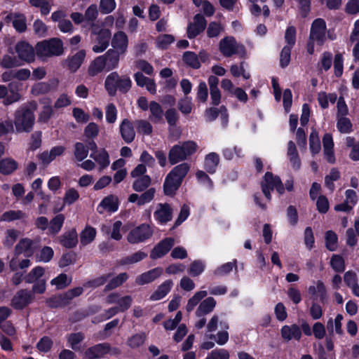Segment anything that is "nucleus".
Here are the masks:
<instances>
[{
	"mask_svg": "<svg viewBox=\"0 0 359 359\" xmlns=\"http://www.w3.org/2000/svg\"><path fill=\"white\" fill-rule=\"evenodd\" d=\"M119 81V76L116 72H112L107 76L105 80V88L110 95H114Z\"/></svg>",
	"mask_w": 359,
	"mask_h": 359,
	"instance_id": "nucleus-38",
	"label": "nucleus"
},
{
	"mask_svg": "<svg viewBox=\"0 0 359 359\" xmlns=\"http://www.w3.org/2000/svg\"><path fill=\"white\" fill-rule=\"evenodd\" d=\"M163 271V270L162 268L156 267L142 273L136 277L135 283L137 285H144L145 284L150 283L160 277L162 275Z\"/></svg>",
	"mask_w": 359,
	"mask_h": 359,
	"instance_id": "nucleus-22",
	"label": "nucleus"
},
{
	"mask_svg": "<svg viewBox=\"0 0 359 359\" xmlns=\"http://www.w3.org/2000/svg\"><path fill=\"white\" fill-rule=\"evenodd\" d=\"M150 115L149 119L153 123H160L163 120V110L161 106L155 101L149 103Z\"/></svg>",
	"mask_w": 359,
	"mask_h": 359,
	"instance_id": "nucleus-34",
	"label": "nucleus"
},
{
	"mask_svg": "<svg viewBox=\"0 0 359 359\" xmlns=\"http://www.w3.org/2000/svg\"><path fill=\"white\" fill-rule=\"evenodd\" d=\"M219 163V156L216 153H210L205 158L204 168L207 172L213 174Z\"/></svg>",
	"mask_w": 359,
	"mask_h": 359,
	"instance_id": "nucleus-37",
	"label": "nucleus"
},
{
	"mask_svg": "<svg viewBox=\"0 0 359 359\" xmlns=\"http://www.w3.org/2000/svg\"><path fill=\"white\" fill-rule=\"evenodd\" d=\"M175 41L171 34H161L156 39V45L160 49H166Z\"/></svg>",
	"mask_w": 359,
	"mask_h": 359,
	"instance_id": "nucleus-54",
	"label": "nucleus"
},
{
	"mask_svg": "<svg viewBox=\"0 0 359 359\" xmlns=\"http://www.w3.org/2000/svg\"><path fill=\"white\" fill-rule=\"evenodd\" d=\"M280 335L284 341H299L302 338L301 327L297 324L283 325L280 329Z\"/></svg>",
	"mask_w": 359,
	"mask_h": 359,
	"instance_id": "nucleus-16",
	"label": "nucleus"
},
{
	"mask_svg": "<svg viewBox=\"0 0 359 359\" xmlns=\"http://www.w3.org/2000/svg\"><path fill=\"white\" fill-rule=\"evenodd\" d=\"M154 216L158 223L164 224L172 219V210L168 203H158L154 212Z\"/></svg>",
	"mask_w": 359,
	"mask_h": 359,
	"instance_id": "nucleus-19",
	"label": "nucleus"
},
{
	"mask_svg": "<svg viewBox=\"0 0 359 359\" xmlns=\"http://www.w3.org/2000/svg\"><path fill=\"white\" fill-rule=\"evenodd\" d=\"M173 285L171 280H167L161 284L157 289L150 296V300L158 301L165 297L170 291Z\"/></svg>",
	"mask_w": 359,
	"mask_h": 359,
	"instance_id": "nucleus-28",
	"label": "nucleus"
},
{
	"mask_svg": "<svg viewBox=\"0 0 359 359\" xmlns=\"http://www.w3.org/2000/svg\"><path fill=\"white\" fill-rule=\"evenodd\" d=\"M120 133L122 138L126 143H130L133 141L135 137V132L132 123L128 120L124 119L120 125Z\"/></svg>",
	"mask_w": 359,
	"mask_h": 359,
	"instance_id": "nucleus-27",
	"label": "nucleus"
},
{
	"mask_svg": "<svg viewBox=\"0 0 359 359\" xmlns=\"http://www.w3.org/2000/svg\"><path fill=\"white\" fill-rule=\"evenodd\" d=\"M327 27L325 21L322 18L316 19L311 24L309 41L307 44V52L312 55L314 53V43L322 46L326 41Z\"/></svg>",
	"mask_w": 359,
	"mask_h": 359,
	"instance_id": "nucleus-4",
	"label": "nucleus"
},
{
	"mask_svg": "<svg viewBox=\"0 0 359 359\" xmlns=\"http://www.w3.org/2000/svg\"><path fill=\"white\" fill-rule=\"evenodd\" d=\"M216 306V301L213 297H208L201 302L196 311L197 317H202L212 312Z\"/></svg>",
	"mask_w": 359,
	"mask_h": 359,
	"instance_id": "nucleus-29",
	"label": "nucleus"
},
{
	"mask_svg": "<svg viewBox=\"0 0 359 359\" xmlns=\"http://www.w3.org/2000/svg\"><path fill=\"white\" fill-rule=\"evenodd\" d=\"M344 280L346 285L351 288L353 293L359 297V285L356 273L352 271H346L344 276Z\"/></svg>",
	"mask_w": 359,
	"mask_h": 359,
	"instance_id": "nucleus-33",
	"label": "nucleus"
},
{
	"mask_svg": "<svg viewBox=\"0 0 359 359\" xmlns=\"http://www.w3.org/2000/svg\"><path fill=\"white\" fill-rule=\"evenodd\" d=\"M287 156L292 168L299 170L301 167V160L297 147L292 141H290L287 144Z\"/></svg>",
	"mask_w": 359,
	"mask_h": 359,
	"instance_id": "nucleus-31",
	"label": "nucleus"
},
{
	"mask_svg": "<svg viewBox=\"0 0 359 359\" xmlns=\"http://www.w3.org/2000/svg\"><path fill=\"white\" fill-rule=\"evenodd\" d=\"M189 169V165L187 163H183L175 166L168 173L163 184V191L165 195L172 196L175 194Z\"/></svg>",
	"mask_w": 359,
	"mask_h": 359,
	"instance_id": "nucleus-3",
	"label": "nucleus"
},
{
	"mask_svg": "<svg viewBox=\"0 0 359 359\" xmlns=\"http://www.w3.org/2000/svg\"><path fill=\"white\" fill-rule=\"evenodd\" d=\"M198 148L196 142L193 141H187L182 144H176L173 146L168 154V159L172 165L185 160L189 156L196 152Z\"/></svg>",
	"mask_w": 359,
	"mask_h": 359,
	"instance_id": "nucleus-5",
	"label": "nucleus"
},
{
	"mask_svg": "<svg viewBox=\"0 0 359 359\" xmlns=\"http://www.w3.org/2000/svg\"><path fill=\"white\" fill-rule=\"evenodd\" d=\"M184 62L194 69H198L201 66L198 55L191 51H187L183 55Z\"/></svg>",
	"mask_w": 359,
	"mask_h": 359,
	"instance_id": "nucleus-53",
	"label": "nucleus"
},
{
	"mask_svg": "<svg viewBox=\"0 0 359 359\" xmlns=\"http://www.w3.org/2000/svg\"><path fill=\"white\" fill-rule=\"evenodd\" d=\"M112 50L117 51L121 54H125L128 46V38L127 34L123 31L116 32L111 41Z\"/></svg>",
	"mask_w": 359,
	"mask_h": 359,
	"instance_id": "nucleus-17",
	"label": "nucleus"
},
{
	"mask_svg": "<svg viewBox=\"0 0 359 359\" xmlns=\"http://www.w3.org/2000/svg\"><path fill=\"white\" fill-rule=\"evenodd\" d=\"M35 52L40 60L47 62L50 57L63 55L64 44L60 39L56 37L43 40L35 45Z\"/></svg>",
	"mask_w": 359,
	"mask_h": 359,
	"instance_id": "nucleus-2",
	"label": "nucleus"
},
{
	"mask_svg": "<svg viewBox=\"0 0 359 359\" xmlns=\"http://www.w3.org/2000/svg\"><path fill=\"white\" fill-rule=\"evenodd\" d=\"M44 273V269L41 266H36L25 277V280L27 283H32L38 280Z\"/></svg>",
	"mask_w": 359,
	"mask_h": 359,
	"instance_id": "nucleus-63",
	"label": "nucleus"
},
{
	"mask_svg": "<svg viewBox=\"0 0 359 359\" xmlns=\"http://www.w3.org/2000/svg\"><path fill=\"white\" fill-rule=\"evenodd\" d=\"M96 229L90 226H86L80 233V242L86 245L94 241L96 236Z\"/></svg>",
	"mask_w": 359,
	"mask_h": 359,
	"instance_id": "nucleus-40",
	"label": "nucleus"
},
{
	"mask_svg": "<svg viewBox=\"0 0 359 359\" xmlns=\"http://www.w3.org/2000/svg\"><path fill=\"white\" fill-rule=\"evenodd\" d=\"M332 54L328 51L322 53L320 60L318 63V67L320 71H327L330 69L332 64Z\"/></svg>",
	"mask_w": 359,
	"mask_h": 359,
	"instance_id": "nucleus-48",
	"label": "nucleus"
},
{
	"mask_svg": "<svg viewBox=\"0 0 359 359\" xmlns=\"http://www.w3.org/2000/svg\"><path fill=\"white\" fill-rule=\"evenodd\" d=\"M72 282V278L68 277L67 274L61 273L56 278H53L50 283L55 285L57 289H63L68 286Z\"/></svg>",
	"mask_w": 359,
	"mask_h": 359,
	"instance_id": "nucleus-56",
	"label": "nucleus"
},
{
	"mask_svg": "<svg viewBox=\"0 0 359 359\" xmlns=\"http://www.w3.org/2000/svg\"><path fill=\"white\" fill-rule=\"evenodd\" d=\"M343 319V316L341 314H338L334 320L333 321L332 319H330L327 322V330L332 332L334 330V328L335 330V332L339 334H341L343 331L341 329V320Z\"/></svg>",
	"mask_w": 359,
	"mask_h": 359,
	"instance_id": "nucleus-60",
	"label": "nucleus"
},
{
	"mask_svg": "<svg viewBox=\"0 0 359 359\" xmlns=\"http://www.w3.org/2000/svg\"><path fill=\"white\" fill-rule=\"evenodd\" d=\"M84 339V334L81 332L73 333L68 336L67 341L71 348L74 351L80 350V343Z\"/></svg>",
	"mask_w": 359,
	"mask_h": 359,
	"instance_id": "nucleus-59",
	"label": "nucleus"
},
{
	"mask_svg": "<svg viewBox=\"0 0 359 359\" xmlns=\"http://www.w3.org/2000/svg\"><path fill=\"white\" fill-rule=\"evenodd\" d=\"M120 55L121 54L117 51L109 49L104 55H102L106 61V69L107 71L111 70L118 67Z\"/></svg>",
	"mask_w": 359,
	"mask_h": 359,
	"instance_id": "nucleus-32",
	"label": "nucleus"
},
{
	"mask_svg": "<svg viewBox=\"0 0 359 359\" xmlns=\"http://www.w3.org/2000/svg\"><path fill=\"white\" fill-rule=\"evenodd\" d=\"M323 144L325 158L328 163H334L335 162V156L333 151L334 142L330 134L326 133L324 135Z\"/></svg>",
	"mask_w": 359,
	"mask_h": 359,
	"instance_id": "nucleus-26",
	"label": "nucleus"
},
{
	"mask_svg": "<svg viewBox=\"0 0 359 359\" xmlns=\"http://www.w3.org/2000/svg\"><path fill=\"white\" fill-rule=\"evenodd\" d=\"M90 156L98 163L100 170L107 167L109 164V154L104 149L93 151Z\"/></svg>",
	"mask_w": 359,
	"mask_h": 359,
	"instance_id": "nucleus-36",
	"label": "nucleus"
},
{
	"mask_svg": "<svg viewBox=\"0 0 359 359\" xmlns=\"http://www.w3.org/2000/svg\"><path fill=\"white\" fill-rule=\"evenodd\" d=\"M110 351V346L107 343L98 344L88 348L85 355L88 359H95L104 356Z\"/></svg>",
	"mask_w": 359,
	"mask_h": 359,
	"instance_id": "nucleus-25",
	"label": "nucleus"
},
{
	"mask_svg": "<svg viewBox=\"0 0 359 359\" xmlns=\"http://www.w3.org/2000/svg\"><path fill=\"white\" fill-rule=\"evenodd\" d=\"M146 338L144 332L135 334L128 339L127 345L131 348H137L144 344Z\"/></svg>",
	"mask_w": 359,
	"mask_h": 359,
	"instance_id": "nucleus-49",
	"label": "nucleus"
},
{
	"mask_svg": "<svg viewBox=\"0 0 359 359\" xmlns=\"http://www.w3.org/2000/svg\"><path fill=\"white\" fill-rule=\"evenodd\" d=\"M74 154L79 161H82L88 154V147L82 142H76L74 144Z\"/></svg>",
	"mask_w": 359,
	"mask_h": 359,
	"instance_id": "nucleus-58",
	"label": "nucleus"
},
{
	"mask_svg": "<svg viewBox=\"0 0 359 359\" xmlns=\"http://www.w3.org/2000/svg\"><path fill=\"white\" fill-rule=\"evenodd\" d=\"M175 240L172 238H166L161 241L154 248L150 254V257L156 259L164 256L174 245Z\"/></svg>",
	"mask_w": 359,
	"mask_h": 359,
	"instance_id": "nucleus-21",
	"label": "nucleus"
},
{
	"mask_svg": "<svg viewBox=\"0 0 359 359\" xmlns=\"http://www.w3.org/2000/svg\"><path fill=\"white\" fill-rule=\"evenodd\" d=\"M129 278V276L127 273H121L116 276L109 278V281L105 286L104 290H112L119 286L122 285Z\"/></svg>",
	"mask_w": 359,
	"mask_h": 359,
	"instance_id": "nucleus-39",
	"label": "nucleus"
},
{
	"mask_svg": "<svg viewBox=\"0 0 359 359\" xmlns=\"http://www.w3.org/2000/svg\"><path fill=\"white\" fill-rule=\"evenodd\" d=\"M29 3L32 6L40 8L41 14L43 15H46L50 12L53 5L52 0H29Z\"/></svg>",
	"mask_w": 359,
	"mask_h": 359,
	"instance_id": "nucleus-42",
	"label": "nucleus"
},
{
	"mask_svg": "<svg viewBox=\"0 0 359 359\" xmlns=\"http://www.w3.org/2000/svg\"><path fill=\"white\" fill-rule=\"evenodd\" d=\"M337 99L335 93L327 94L325 92H320L318 94V102L323 109H327L329 106V102L334 103Z\"/></svg>",
	"mask_w": 359,
	"mask_h": 359,
	"instance_id": "nucleus-47",
	"label": "nucleus"
},
{
	"mask_svg": "<svg viewBox=\"0 0 359 359\" xmlns=\"http://www.w3.org/2000/svg\"><path fill=\"white\" fill-rule=\"evenodd\" d=\"M106 302L109 304H116V306L120 313L125 312L132 305L133 297L130 295L121 297L118 292H112L106 297Z\"/></svg>",
	"mask_w": 359,
	"mask_h": 359,
	"instance_id": "nucleus-11",
	"label": "nucleus"
},
{
	"mask_svg": "<svg viewBox=\"0 0 359 359\" xmlns=\"http://www.w3.org/2000/svg\"><path fill=\"white\" fill-rule=\"evenodd\" d=\"M20 65L18 60L10 55H4L0 62V66L4 69H11Z\"/></svg>",
	"mask_w": 359,
	"mask_h": 359,
	"instance_id": "nucleus-62",
	"label": "nucleus"
},
{
	"mask_svg": "<svg viewBox=\"0 0 359 359\" xmlns=\"http://www.w3.org/2000/svg\"><path fill=\"white\" fill-rule=\"evenodd\" d=\"M261 186L263 194L269 201L271 199V190L276 189L280 194H283L285 191L280 179L278 176H273L269 172H266Z\"/></svg>",
	"mask_w": 359,
	"mask_h": 359,
	"instance_id": "nucleus-8",
	"label": "nucleus"
},
{
	"mask_svg": "<svg viewBox=\"0 0 359 359\" xmlns=\"http://www.w3.org/2000/svg\"><path fill=\"white\" fill-rule=\"evenodd\" d=\"M309 147L313 155L318 154L321 149L318 133L316 130H313L310 134Z\"/></svg>",
	"mask_w": 359,
	"mask_h": 359,
	"instance_id": "nucleus-52",
	"label": "nucleus"
},
{
	"mask_svg": "<svg viewBox=\"0 0 359 359\" xmlns=\"http://www.w3.org/2000/svg\"><path fill=\"white\" fill-rule=\"evenodd\" d=\"M178 109L184 115L189 114L193 109V103L191 98L188 96H185L178 102Z\"/></svg>",
	"mask_w": 359,
	"mask_h": 359,
	"instance_id": "nucleus-55",
	"label": "nucleus"
},
{
	"mask_svg": "<svg viewBox=\"0 0 359 359\" xmlns=\"http://www.w3.org/2000/svg\"><path fill=\"white\" fill-rule=\"evenodd\" d=\"M15 49L19 59L28 63L34 61L35 56L36 55L35 47L33 48L29 43L25 41H21L16 44Z\"/></svg>",
	"mask_w": 359,
	"mask_h": 359,
	"instance_id": "nucleus-14",
	"label": "nucleus"
},
{
	"mask_svg": "<svg viewBox=\"0 0 359 359\" xmlns=\"http://www.w3.org/2000/svg\"><path fill=\"white\" fill-rule=\"evenodd\" d=\"M34 300V295L27 290H20L11 299V305L15 309L21 310Z\"/></svg>",
	"mask_w": 359,
	"mask_h": 359,
	"instance_id": "nucleus-13",
	"label": "nucleus"
},
{
	"mask_svg": "<svg viewBox=\"0 0 359 359\" xmlns=\"http://www.w3.org/2000/svg\"><path fill=\"white\" fill-rule=\"evenodd\" d=\"M147 257V254L143 251H137L120 260L121 265H129L137 263Z\"/></svg>",
	"mask_w": 359,
	"mask_h": 359,
	"instance_id": "nucleus-44",
	"label": "nucleus"
},
{
	"mask_svg": "<svg viewBox=\"0 0 359 359\" xmlns=\"http://www.w3.org/2000/svg\"><path fill=\"white\" fill-rule=\"evenodd\" d=\"M60 244L67 248H72L76 245L78 243V236L75 229H71L69 231L65 232L60 238Z\"/></svg>",
	"mask_w": 359,
	"mask_h": 359,
	"instance_id": "nucleus-30",
	"label": "nucleus"
},
{
	"mask_svg": "<svg viewBox=\"0 0 359 359\" xmlns=\"http://www.w3.org/2000/svg\"><path fill=\"white\" fill-rule=\"evenodd\" d=\"M229 353L224 348H216L212 350L205 359H229Z\"/></svg>",
	"mask_w": 359,
	"mask_h": 359,
	"instance_id": "nucleus-64",
	"label": "nucleus"
},
{
	"mask_svg": "<svg viewBox=\"0 0 359 359\" xmlns=\"http://www.w3.org/2000/svg\"><path fill=\"white\" fill-rule=\"evenodd\" d=\"M20 232L18 230L11 229L5 232V238L3 241V245L7 248H11L15 242L19 238Z\"/></svg>",
	"mask_w": 359,
	"mask_h": 359,
	"instance_id": "nucleus-46",
	"label": "nucleus"
},
{
	"mask_svg": "<svg viewBox=\"0 0 359 359\" xmlns=\"http://www.w3.org/2000/svg\"><path fill=\"white\" fill-rule=\"evenodd\" d=\"M46 304L51 308L62 307L67 305L69 303L65 294H59L53 296L46 300Z\"/></svg>",
	"mask_w": 359,
	"mask_h": 359,
	"instance_id": "nucleus-57",
	"label": "nucleus"
},
{
	"mask_svg": "<svg viewBox=\"0 0 359 359\" xmlns=\"http://www.w3.org/2000/svg\"><path fill=\"white\" fill-rule=\"evenodd\" d=\"M18 168L17 162L11 158H5L0 160V172L4 175H9Z\"/></svg>",
	"mask_w": 359,
	"mask_h": 359,
	"instance_id": "nucleus-41",
	"label": "nucleus"
},
{
	"mask_svg": "<svg viewBox=\"0 0 359 359\" xmlns=\"http://www.w3.org/2000/svg\"><path fill=\"white\" fill-rule=\"evenodd\" d=\"M153 232V228L151 225L142 224L129 232L127 240L132 244L141 243L150 238Z\"/></svg>",
	"mask_w": 359,
	"mask_h": 359,
	"instance_id": "nucleus-9",
	"label": "nucleus"
},
{
	"mask_svg": "<svg viewBox=\"0 0 359 359\" xmlns=\"http://www.w3.org/2000/svg\"><path fill=\"white\" fill-rule=\"evenodd\" d=\"M36 103L31 102L18 108L14 115V126L18 133H29L35 122Z\"/></svg>",
	"mask_w": 359,
	"mask_h": 359,
	"instance_id": "nucleus-1",
	"label": "nucleus"
},
{
	"mask_svg": "<svg viewBox=\"0 0 359 359\" xmlns=\"http://www.w3.org/2000/svg\"><path fill=\"white\" fill-rule=\"evenodd\" d=\"M206 20L201 14H196L187 27V36L189 39L195 38L201 33L206 27Z\"/></svg>",
	"mask_w": 359,
	"mask_h": 359,
	"instance_id": "nucleus-15",
	"label": "nucleus"
},
{
	"mask_svg": "<svg viewBox=\"0 0 359 359\" xmlns=\"http://www.w3.org/2000/svg\"><path fill=\"white\" fill-rule=\"evenodd\" d=\"M60 81L57 78H53L46 82H39L34 84L31 89V93L35 96L48 93L52 90H55L59 86Z\"/></svg>",
	"mask_w": 359,
	"mask_h": 359,
	"instance_id": "nucleus-12",
	"label": "nucleus"
},
{
	"mask_svg": "<svg viewBox=\"0 0 359 359\" xmlns=\"http://www.w3.org/2000/svg\"><path fill=\"white\" fill-rule=\"evenodd\" d=\"M151 180L149 175L137 177L133 184V189L137 192H141L147 189L151 184Z\"/></svg>",
	"mask_w": 359,
	"mask_h": 359,
	"instance_id": "nucleus-45",
	"label": "nucleus"
},
{
	"mask_svg": "<svg viewBox=\"0 0 359 359\" xmlns=\"http://www.w3.org/2000/svg\"><path fill=\"white\" fill-rule=\"evenodd\" d=\"M92 33L95 35L93 51L95 53H102L109 46V40L111 36V31L106 28L99 29V27L93 23L92 25Z\"/></svg>",
	"mask_w": 359,
	"mask_h": 359,
	"instance_id": "nucleus-7",
	"label": "nucleus"
},
{
	"mask_svg": "<svg viewBox=\"0 0 359 359\" xmlns=\"http://www.w3.org/2000/svg\"><path fill=\"white\" fill-rule=\"evenodd\" d=\"M219 51L224 57H231L237 55L244 57L246 55L245 46L238 43L233 36H226L222 39L219 43Z\"/></svg>",
	"mask_w": 359,
	"mask_h": 359,
	"instance_id": "nucleus-6",
	"label": "nucleus"
},
{
	"mask_svg": "<svg viewBox=\"0 0 359 359\" xmlns=\"http://www.w3.org/2000/svg\"><path fill=\"white\" fill-rule=\"evenodd\" d=\"M207 294H208V292L205 290H201V291L196 292L194 294V295L188 300V302H187V304L186 306V309H187V312L192 311L194 309V308L196 307V306H197L198 304L200 301L203 298L207 296Z\"/></svg>",
	"mask_w": 359,
	"mask_h": 359,
	"instance_id": "nucleus-51",
	"label": "nucleus"
},
{
	"mask_svg": "<svg viewBox=\"0 0 359 359\" xmlns=\"http://www.w3.org/2000/svg\"><path fill=\"white\" fill-rule=\"evenodd\" d=\"M34 252V242L28 238L20 239L14 249L15 255L24 253L26 257H31Z\"/></svg>",
	"mask_w": 359,
	"mask_h": 359,
	"instance_id": "nucleus-23",
	"label": "nucleus"
},
{
	"mask_svg": "<svg viewBox=\"0 0 359 359\" xmlns=\"http://www.w3.org/2000/svg\"><path fill=\"white\" fill-rule=\"evenodd\" d=\"M86 57V51L80 50L74 55L69 56L65 59L62 65L67 67L71 72H76L83 64Z\"/></svg>",
	"mask_w": 359,
	"mask_h": 359,
	"instance_id": "nucleus-18",
	"label": "nucleus"
},
{
	"mask_svg": "<svg viewBox=\"0 0 359 359\" xmlns=\"http://www.w3.org/2000/svg\"><path fill=\"white\" fill-rule=\"evenodd\" d=\"M7 22H11L18 32H24L27 29L26 17L22 13H11L6 17Z\"/></svg>",
	"mask_w": 359,
	"mask_h": 359,
	"instance_id": "nucleus-24",
	"label": "nucleus"
},
{
	"mask_svg": "<svg viewBox=\"0 0 359 359\" xmlns=\"http://www.w3.org/2000/svg\"><path fill=\"white\" fill-rule=\"evenodd\" d=\"M118 209V198L114 195L104 197L97 207V211L101 215L104 212H114L117 211Z\"/></svg>",
	"mask_w": 359,
	"mask_h": 359,
	"instance_id": "nucleus-20",
	"label": "nucleus"
},
{
	"mask_svg": "<svg viewBox=\"0 0 359 359\" xmlns=\"http://www.w3.org/2000/svg\"><path fill=\"white\" fill-rule=\"evenodd\" d=\"M18 83L16 82H11L8 84V88L4 86L0 85V98H4V103L6 105L18 102L21 95L18 92Z\"/></svg>",
	"mask_w": 359,
	"mask_h": 359,
	"instance_id": "nucleus-10",
	"label": "nucleus"
},
{
	"mask_svg": "<svg viewBox=\"0 0 359 359\" xmlns=\"http://www.w3.org/2000/svg\"><path fill=\"white\" fill-rule=\"evenodd\" d=\"M26 217L25 213L21 210H8L4 212L0 217V222H12L21 219Z\"/></svg>",
	"mask_w": 359,
	"mask_h": 359,
	"instance_id": "nucleus-50",
	"label": "nucleus"
},
{
	"mask_svg": "<svg viewBox=\"0 0 359 359\" xmlns=\"http://www.w3.org/2000/svg\"><path fill=\"white\" fill-rule=\"evenodd\" d=\"M65 222V216L62 214L57 215L49 222L48 231L50 233L55 235L62 229Z\"/></svg>",
	"mask_w": 359,
	"mask_h": 359,
	"instance_id": "nucleus-43",
	"label": "nucleus"
},
{
	"mask_svg": "<svg viewBox=\"0 0 359 359\" xmlns=\"http://www.w3.org/2000/svg\"><path fill=\"white\" fill-rule=\"evenodd\" d=\"M330 265L336 272H343L345 270V262L343 257L339 255H333L330 259Z\"/></svg>",
	"mask_w": 359,
	"mask_h": 359,
	"instance_id": "nucleus-61",
	"label": "nucleus"
},
{
	"mask_svg": "<svg viewBox=\"0 0 359 359\" xmlns=\"http://www.w3.org/2000/svg\"><path fill=\"white\" fill-rule=\"evenodd\" d=\"M106 68V61L101 56L97 57L93 60L88 69V73L91 76H95L102 72Z\"/></svg>",
	"mask_w": 359,
	"mask_h": 359,
	"instance_id": "nucleus-35",
	"label": "nucleus"
}]
</instances>
